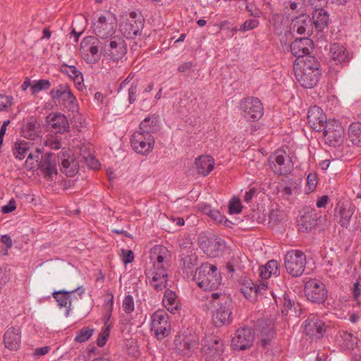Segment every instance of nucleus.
Wrapping results in <instances>:
<instances>
[{"instance_id":"f257e3e1","label":"nucleus","mask_w":361,"mask_h":361,"mask_svg":"<svg viewBox=\"0 0 361 361\" xmlns=\"http://www.w3.org/2000/svg\"><path fill=\"white\" fill-rule=\"evenodd\" d=\"M52 158V153H46L43 155L40 148L33 147L28 153L25 166L30 169L37 166L39 173L44 178L54 179L57 175V168L56 160Z\"/></svg>"},{"instance_id":"f03ea898","label":"nucleus","mask_w":361,"mask_h":361,"mask_svg":"<svg viewBox=\"0 0 361 361\" xmlns=\"http://www.w3.org/2000/svg\"><path fill=\"white\" fill-rule=\"evenodd\" d=\"M207 300L212 305L218 306L212 314V321L216 326L228 325L232 322L233 304L229 298L223 293H213L207 296Z\"/></svg>"},{"instance_id":"7ed1b4c3","label":"nucleus","mask_w":361,"mask_h":361,"mask_svg":"<svg viewBox=\"0 0 361 361\" xmlns=\"http://www.w3.org/2000/svg\"><path fill=\"white\" fill-rule=\"evenodd\" d=\"M192 280L202 290L212 291L220 286L222 278L216 266L206 262L196 269Z\"/></svg>"},{"instance_id":"20e7f679","label":"nucleus","mask_w":361,"mask_h":361,"mask_svg":"<svg viewBox=\"0 0 361 361\" xmlns=\"http://www.w3.org/2000/svg\"><path fill=\"white\" fill-rule=\"evenodd\" d=\"M224 341L217 336L207 334L202 341L201 353L205 361H217L224 353Z\"/></svg>"},{"instance_id":"39448f33","label":"nucleus","mask_w":361,"mask_h":361,"mask_svg":"<svg viewBox=\"0 0 361 361\" xmlns=\"http://www.w3.org/2000/svg\"><path fill=\"white\" fill-rule=\"evenodd\" d=\"M306 256L300 250L288 251L284 257V266L286 271L294 277L300 276L305 271Z\"/></svg>"},{"instance_id":"423d86ee","label":"nucleus","mask_w":361,"mask_h":361,"mask_svg":"<svg viewBox=\"0 0 361 361\" xmlns=\"http://www.w3.org/2000/svg\"><path fill=\"white\" fill-rule=\"evenodd\" d=\"M270 168L277 176H286L293 170V163L284 150H277L269 157Z\"/></svg>"},{"instance_id":"0eeeda50","label":"nucleus","mask_w":361,"mask_h":361,"mask_svg":"<svg viewBox=\"0 0 361 361\" xmlns=\"http://www.w3.org/2000/svg\"><path fill=\"white\" fill-rule=\"evenodd\" d=\"M151 331L157 339H163L171 332V323L168 314L162 310L154 312L151 317Z\"/></svg>"},{"instance_id":"6e6552de","label":"nucleus","mask_w":361,"mask_h":361,"mask_svg":"<svg viewBox=\"0 0 361 361\" xmlns=\"http://www.w3.org/2000/svg\"><path fill=\"white\" fill-rule=\"evenodd\" d=\"M116 20L112 13H108L101 16L97 20L92 23L93 32L102 39L114 36L116 32Z\"/></svg>"},{"instance_id":"1a4fd4ad","label":"nucleus","mask_w":361,"mask_h":361,"mask_svg":"<svg viewBox=\"0 0 361 361\" xmlns=\"http://www.w3.org/2000/svg\"><path fill=\"white\" fill-rule=\"evenodd\" d=\"M104 55L113 61L121 59L126 54L127 49L125 41L118 36H113L104 39L102 46Z\"/></svg>"},{"instance_id":"9d476101","label":"nucleus","mask_w":361,"mask_h":361,"mask_svg":"<svg viewBox=\"0 0 361 361\" xmlns=\"http://www.w3.org/2000/svg\"><path fill=\"white\" fill-rule=\"evenodd\" d=\"M145 20L141 15L132 11L120 25V30L127 39H133L140 35L144 27Z\"/></svg>"},{"instance_id":"9b49d317","label":"nucleus","mask_w":361,"mask_h":361,"mask_svg":"<svg viewBox=\"0 0 361 361\" xmlns=\"http://www.w3.org/2000/svg\"><path fill=\"white\" fill-rule=\"evenodd\" d=\"M49 95L53 101L59 103L62 102L70 110L75 111L78 108L77 99L67 83L60 84L56 87L53 88L50 91Z\"/></svg>"},{"instance_id":"f8f14e48","label":"nucleus","mask_w":361,"mask_h":361,"mask_svg":"<svg viewBox=\"0 0 361 361\" xmlns=\"http://www.w3.org/2000/svg\"><path fill=\"white\" fill-rule=\"evenodd\" d=\"M239 108L244 118L255 121L263 115V106L258 98L249 97L244 98L239 103Z\"/></svg>"},{"instance_id":"ddd939ff","label":"nucleus","mask_w":361,"mask_h":361,"mask_svg":"<svg viewBox=\"0 0 361 361\" xmlns=\"http://www.w3.org/2000/svg\"><path fill=\"white\" fill-rule=\"evenodd\" d=\"M130 144L137 153L146 155L152 151L155 141L152 135L135 131L130 137Z\"/></svg>"},{"instance_id":"4468645a","label":"nucleus","mask_w":361,"mask_h":361,"mask_svg":"<svg viewBox=\"0 0 361 361\" xmlns=\"http://www.w3.org/2000/svg\"><path fill=\"white\" fill-rule=\"evenodd\" d=\"M304 331L312 341H318L322 338L326 331V326L319 317L310 315L303 322Z\"/></svg>"},{"instance_id":"2eb2a0df","label":"nucleus","mask_w":361,"mask_h":361,"mask_svg":"<svg viewBox=\"0 0 361 361\" xmlns=\"http://www.w3.org/2000/svg\"><path fill=\"white\" fill-rule=\"evenodd\" d=\"M305 293L307 300L314 303L322 304L327 298V290L324 284L316 279L306 283Z\"/></svg>"},{"instance_id":"dca6fc26","label":"nucleus","mask_w":361,"mask_h":361,"mask_svg":"<svg viewBox=\"0 0 361 361\" xmlns=\"http://www.w3.org/2000/svg\"><path fill=\"white\" fill-rule=\"evenodd\" d=\"M326 143L336 146L339 145L343 137L344 130L341 123L336 120H329L322 130Z\"/></svg>"},{"instance_id":"f3484780","label":"nucleus","mask_w":361,"mask_h":361,"mask_svg":"<svg viewBox=\"0 0 361 361\" xmlns=\"http://www.w3.org/2000/svg\"><path fill=\"white\" fill-rule=\"evenodd\" d=\"M313 41L308 37L296 38L290 44V51L296 57L294 66L300 65L302 57L310 54L314 49Z\"/></svg>"},{"instance_id":"a211bd4d","label":"nucleus","mask_w":361,"mask_h":361,"mask_svg":"<svg viewBox=\"0 0 361 361\" xmlns=\"http://www.w3.org/2000/svg\"><path fill=\"white\" fill-rule=\"evenodd\" d=\"M255 334L251 327L244 326L238 329L232 338L233 348L244 350L250 348L255 339Z\"/></svg>"},{"instance_id":"6ab92c4d","label":"nucleus","mask_w":361,"mask_h":361,"mask_svg":"<svg viewBox=\"0 0 361 361\" xmlns=\"http://www.w3.org/2000/svg\"><path fill=\"white\" fill-rule=\"evenodd\" d=\"M99 43L100 42L94 36H87L81 41L80 51L84 59L89 61L90 63H96L99 61Z\"/></svg>"},{"instance_id":"aec40b11","label":"nucleus","mask_w":361,"mask_h":361,"mask_svg":"<svg viewBox=\"0 0 361 361\" xmlns=\"http://www.w3.org/2000/svg\"><path fill=\"white\" fill-rule=\"evenodd\" d=\"M274 324L271 320L260 319L257 324V331L258 332L259 343L263 348H268L274 337Z\"/></svg>"},{"instance_id":"412c9836","label":"nucleus","mask_w":361,"mask_h":361,"mask_svg":"<svg viewBox=\"0 0 361 361\" xmlns=\"http://www.w3.org/2000/svg\"><path fill=\"white\" fill-rule=\"evenodd\" d=\"M169 252L166 247L163 245L154 246L150 252V263L152 266L148 269H166L169 266Z\"/></svg>"},{"instance_id":"4be33fe9","label":"nucleus","mask_w":361,"mask_h":361,"mask_svg":"<svg viewBox=\"0 0 361 361\" xmlns=\"http://www.w3.org/2000/svg\"><path fill=\"white\" fill-rule=\"evenodd\" d=\"M146 276L155 290L161 291L166 288L168 274L166 269H147Z\"/></svg>"},{"instance_id":"5701e85b","label":"nucleus","mask_w":361,"mask_h":361,"mask_svg":"<svg viewBox=\"0 0 361 361\" xmlns=\"http://www.w3.org/2000/svg\"><path fill=\"white\" fill-rule=\"evenodd\" d=\"M47 127L54 133L68 131L69 123L66 116L61 113L49 114L46 118Z\"/></svg>"},{"instance_id":"b1692460","label":"nucleus","mask_w":361,"mask_h":361,"mask_svg":"<svg viewBox=\"0 0 361 361\" xmlns=\"http://www.w3.org/2000/svg\"><path fill=\"white\" fill-rule=\"evenodd\" d=\"M313 27L312 18L306 14L295 17L291 22L292 30L301 35L310 36L313 32Z\"/></svg>"},{"instance_id":"393cba45","label":"nucleus","mask_w":361,"mask_h":361,"mask_svg":"<svg viewBox=\"0 0 361 361\" xmlns=\"http://www.w3.org/2000/svg\"><path fill=\"white\" fill-rule=\"evenodd\" d=\"M307 121L310 127L317 132L324 129L326 121V116L322 109L317 106H311L307 112Z\"/></svg>"},{"instance_id":"a878e982","label":"nucleus","mask_w":361,"mask_h":361,"mask_svg":"<svg viewBox=\"0 0 361 361\" xmlns=\"http://www.w3.org/2000/svg\"><path fill=\"white\" fill-rule=\"evenodd\" d=\"M295 68L296 78L304 88H312L319 82L320 71H304L301 66Z\"/></svg>"},{"instance_id":"bb28decb","label":"nucleus","mask_w":361,"mask_h":361,"mask_svg":"<svg viewBox=\"0 0 361 361\" xmlns=\"http://www.w3.org/2000/svg\"><path fill=\"white\" fill-rule=\"evenodd\" d=\"M317 214L314 209L304 211L298 220L299 229L302 232L311 231L317 225Z\"/></svg>"},{"instance_id":"cd10ccee","label":"nucleus","mask_w":361,"mask_h":361,"mask_svg":"<svg viewBox=\"0 0 361 361\" xmlns=\"http://www.w3.org/2000/svg\"><path fill=\"white\" fill-rule=\"evenodd\" d=\"M4 343L5 347L10 350H17L21 343L20 330L19 328L11 327L4 334Z\"/></svg>"},{"instance_id":"c85d7f7f","label":"nucleus","mask_w":361,"mask_h":361,"mask_svg":"<svg viewBox=\"0 0 361 361\" xmlns=\"http://www.w3.org/2000/svg\"><path fill=\"white\" fill-rule=\"evenodd\" d=\"M195 166L198 174L206 176L214 169V159L209 155H202L195 159Z\"/></svg>"},{"instance_id":"c756f323","label":"nucleus","mask_w":361,"mask_h":361,"mask_svg":"<svg viewBox=\"0 0 361 361\" xmlns=\"http://www.w3.org/2000/svg\"><path fill=\"white\" fill-rule=\"evenodd\" d=\"M40 126L35 118L25 122L21 128V135L23 137L35 140L39 137Z\"/></svg>"},{"instance_id":"7c9ffc66","label":"nucleus","mask_w":361,"mask_h":361,"mask_svg":"<svg viewBox=\"0 0 361 361\" xmlns=\"http://www.w3.org/2000/svg\"><path fill=\"white\" fill-rule=\"evenodd\" d=\"M329 14L323 8H315L312 13V25L317 32H323L329 23Z\"/></svg>"},{"instance_id":"2f4dec72","label":"nucleus","mask_w":361,"mask_h":361,"mask_svg":"<svg viewBox=\"0 0 361 361\" xmlns=\"http://www.w3.org/2000/svg\"><path fill=\"white\" fill-rule=\"evenodd\" d=\"M199 337L196 334L190 335L180 343V348H178L179 352L183 355L190 356L194 353L199 348Z\"/></svg>"},{"instance_id":"473e14b6","label":"nucleus","mask_w":361,"mask_h":361,"mask_svg":"<svg viewBox=\"0 0 361 361\" xmlns=\"http://www.w3.org/2000/svg\"><path fill=\"white\" fill-rule=\"evenodd\" d=\"M330 56L333 60L338 63L348 61L350 59L346 49L341 44L334 43L330 47Z\"/></svg>"},{"instance_id":"72a5a7b5","label":"nucleus","mask_w":361,"mask_h":361,"mask_svg":"<svg viewBox=\"0 0 361 361\" xmlns=\"http://www.w3.org/2000/svg\"><path fill=\"white\" fill-rule=\"evenodd\" d=\"M61 171L67 177H73L79 171L78 161L73 157L64 159L61 164Z\"/></svg>"},{"instance_id":"f704fd0d","label":"nucleus","mask_w":361,"mask_h":361,"mask_svg":"<svg viewBox=\"0 0 361 361\" xmlns=\"http://www.w3.org/2000/svg\"><path fill=\"white\" fill-rule=\"evenodd\" d=\"M223 245V241L216 236L208 238L207 242L204 240L201 243V247L204 252L214 256L217 255V252L222 248Z\"/></svg>"},{"instance_id":"c9c22d12","label":"nucleus","mask_w":361,"mask_h":361,"mask_svg":"<svg viewBox=\"0 0 361 361\" xmlns=\"http://www.w3.org/2000/svg\"><path fill=\"white\" fill-rule=\"evenodd\" d=\"M240 290L246 299L252 301L256 298L259 287L251 280L245 279Z\"/></svg>"},{"instance_id":"e433bc0d","label":"nucleus","mask_w":361,"mask_h":361,"mask_svg":"<svg viewBox=\"0 0 361 361\" xmlns=\"http://www.w3.org/2000/svg\"><path fill=\"white\" fill-rule=\"evenodd\" d=\"M259 270L260 276L264 279H267L271 276H278L280 274V264L276 260L271 259Z\"/></svg>"},{"instance_id":"4c0bfd02","label":"nucleus","mask_w":361,"mask_h":361,"mask_svg":"<svg viewBox=\"0 0 361 361\" xmlns=\"http://www.w3.org/2000/svg\"><path fill=\"white\" fill-rule=\"evenodd\" d=\"M335 216L338 219V222L342 227L347 228L352 217L353 212L346 209L343 204H338L335 209Z\"/></svg>"},{"instance_id":"58836bf2","label":"nucleus","mask_w":361,"mask_h":361,"mask_svg":"<svg viewBox=\"0 0 361 361\" xmlns=\"http://www.w3.org/2000/svg\"><path fill=\"white\" fill-rule=\"evenodd\" d=\"M80 288L73 290L72 291L59 290L53 293V297L57 301L58 305L61 307H66L67 309V314H68L71 306V299L70 298L71 294L79 290Z\"/></svg>"},{"instance_id":"ea45409f","label":"nucleus","mask_w":361,"mask_h":361,"mask_svg":"<svg viewBox=\"0 0 361 361\" xmlns=\"http://www.w3.org/2000/svg\"><path fill=\"white\" fill-rule=\"evenodd\" d=\"M159 129L158 119L156 116H152L145 118L140 124L139 132L145 134L155 133Z\"/></svg>"},{"instance_id":"a19ab883","label":"nucleus","mask_w":361,"mask_h":361,"mask_svg":"<svg viewBox=\"0 0 361 361\" xmlns=\"http://www.w3.org/2000/svg\"><path fill=\"white\" fill-rule=\"evenodd\" d=\"M181 262L184 271H192L195 267L197 264L198 257L192 251L181 255Z\"/></svg>"},{"instance_id":"79ce46f5","label":"nucleus","mask_w":361,"mask_h":361,"mask_svg":"<svg viewBox=\"0 0 361 361\" xmlns=\"http://www.w3.org/2000/svg\"><path fill=\"white\" fill-rule=\"evenodd\" d=\"M319 66L317 59L314 56L308 54L305 57H302L300 65L295 67L298 68L301 66V69L304 71H319Z\"/></svg>"},{"instance_id":"37998d69","label":"nucleus","mask_w":361,"mask_h":361,"mask_svg":"<svg viewBox=\"0 0 361 361\" xmlns=\"http://www.w3.org/2000/svg\"><path fill=\"white\" fill-rule=\"evenodd\" d=\"M163 303L168 310L173 312L178 310V300L175 292L170 289H166L163 298Z\"/></svg>"},{"instance_id":"c03bdc74","label":"nucleus","mask_w":361,"mask_h":361,"mask_svg":"<svg viewBox=\"0 0 361 361\" xmlns=\"http://www.w3.org/2000/svg\"><path fill=\"white\" fill-rule=\"evenodd\" d=\"M60 70L62 73L68 74L78 85H80L81 82L83 81L82 73L74 66H68L63 63L61 65Z\"/></svg>"},{"instance_id":"a18cd8bd","label":"nucleus","mask_w":361,"mask_h":361,"mask_svg":"<svg viewBox=\"0 0 361 361\" xmlns=\"http://www.w3.org/2000/svg\"><path fill=\"white\" fill-rule=\"evenodd\" d=\"M348 136L353 145L361 147V123H353L350 126Z\"/></svg>"},{"instance_id":"49530a36","label":"nucleus","mask_w":361,"mask_h":361,"mask_svg":"<svg viewBox=\"0 0 361 361\" xmlns=\"http://www.w3.org/2000/svg\"><path fill=\"white\" fill-rule=\"evenodd\" d=\"M33 147V144L30 145V142L23 140L19 141L15 144L13 154L17 159H23Z\"/></svg>"},{"instance_id":"de8ad7c7","label":"nucleus","mask_w":361,"mask_h":361,"mask_svg":"<svg viewBox=\"0 0 361 361\" xmlns=\"http://www.w3.org/2000/svg\"><path fill=\"white\" fill-rule=\"evenodd\" d=\"M246 259V257L240 253L239 255H234L226 264V267L227 271L229 273H233L235 271V268L238 269H243L244 268L243 263Z\"/></svg>"},{"instance_id":"09e8293b","label":"nucleus","mask_w":361,"mask_h":361,"mask_svg":"<svg viewBox=\"0 0 361 361\" xmlns=\"http://www.w3.org/2000/svg\"><path fill=\"white\" fill-rule=\"evenodd\" d=\"M340 335L347 348L353 349L357 345V339L353 334L343 331L340 333Z\"/></svg>"},{"instance_id":"8fccbe9b","label":"nucleus","mask_w":361,"mask_h":361,"mask_svg":"<svg viewBox=\"0 0 361 361\" xmlns=\"http://www.w3.org/2000/svg\"><path fill=\"white\" fill-rule=\"evenodd\" d=\"M94 333V329L88 326L83 327L80 329L75 338V341L78 343H83L90 338Z\"/></svg>"},{"instance_id":"3c124183","label":"nucleus","mask_w":361,"mask_h":361,"mask_svg":"<svg viewBox=\"0 0 361 361\" xmlns=\"http://www.w3.org/2000/svg\"><path fill=\"white\" fill-rule=\"evenodd\" d=\"M51 87V82L48 80L41 79L35 80L31 86V92L32 94H37L42 90H47Z\"/></svg>"},{"instance_id":"603ef678","label":"nucleus","mask_w":361,"mask_h":361,"mask_svg":"<svg viewBox=\"0 0 361 361\" xmlns=\"http://www.w3.org/2000/svg\"><path fill=\"white\" fill-rule=\"evenodd\" d=\"M66 183L67 182H47V185H45V188L50 192L60 193L61 191L68 190Z\"/></svg>"},{"instance_id":"864d4df0","label":"nucleus","mask_w":361,"mask_h":361,"mask_svg":"<svg viewBox=\"0 0 361 361\" xmlns=\"http://www.w3.org/2000/svg\"><path fill=\"white\" fill-rule=\"evenodd\" d=\"M242 208L243 206L239 198L234 197L230 200L228 204V212L231 214L240 213Z\"/></svg>"},{"instance_id":"5fc2aeb1","label":"nucleus","mask_w":361,"mask_h":361,"mask_svg":"<svg viewBox=\"0 0 361 361\" xmlns=\"http://www.w3.org/2000/svg\"><path fill=\"white\" fill-rule=\"evenodd\" d=\"M215 222L224 224L227 227H231V221L228 220L224 215H222L218 210H214L209 216Z\"/></svg>"},{"instance_id":"6e6d98bb","label":"nucleus","mask_w":361,"mask_h":361,"mask_svg":"<svg viewBox=\"0 0 361 361\" xmlns=\"http://www.w3.org/2000/svg\"><path fill=\"white\" fill-rule=\"evenodd\" d=\"M134 300L132 295H128L123 302V309L127 314H130L134 310Z\"/></svg>"},{"instance_id":"4d7b16f0","label":"nucleus","mask_w":361,"mask_h":361,"mask_svg":"<svg viewBox=\"0 0 361 361\" xmlns=\"http://www.w3.org/2000/svg\"><path fill=\"white\" fill-rule=\"evenodd\" d=\"M109 331H110V326L106 325V328L102 330V331L99 334L97 343L98 346L102 347L104 346L109 338Z\"/></svg>"},{"instance_id":"13d9d810","label":"nucleus","mask_w":361,"mask_h":361,"mask_svg":"<svg viewBox=\"0 0 361 361\" xmlns=\"http://www.w3.org/2000/svg\"><path fill=\"white\" fill-rule=\"evenodd\" d=\"M259 25V21L255 19H250L246 20L239 28L240 31H247L253 30L257 27Z\"/></svg>"},{"instance_id":"bf43d9fd","label":"nucleus","mask_w":361,"mask_h":361,"mask_svg":"<svg viewBox=\"0 0 361 361\" xmlns=\"http://www.w3.org/2000/svg\"><path fill=\"white\" fill-rule=\"evenodd\" d=\"M82 159L90 168L93 169H99L100 164L95 157L89 155L88 157L82 156Z\"/></svg>"},{"instance_id":"052dcab7","label":"nucleus","mask_w":361,"mask_h":361,"mask_svg":"<svg viewBox=\"0 0 361 361\" xmlns=\"http://www.w3.org/2000/svg\"><path fill=\"white\" fill-rule=\"evenodd\" d=\"M12 104V97L0 94V111L4 110Z\"/></svg>"},{"instance_id":"680f3d73","label":"nucleus","mask_w":361,"mask_h":361,"mask_svg":"<svg viewBox=\"0 0 361 361\" xmlns=\"http://www.w3.org/2000/svg\"><path fill=\"white\" fill-rule=\"evenodd\" d=\"M122 252V259L124 264H128L133 261L134 259V254L132 250H121Z\"/></svg>"},{"instance_id":"e2e57ef3","label":"nucleus","mask_w":361,"mask_h":361,"mask_svg":"<svg viewBox=\"0 0 361 361\" xmlns=\"http://www.w3.org/2000/svg\"><path fill=\"white\" fill-rule=\"evenodd\" d=\"M137 91V85L132 84L128 88V101L130 104H133L136 100Z\"/></svg>"},{"instance_id":"0e129e2a","label":"nucleus","mask_w":361,"mask_h":361,"mask_svg":"<svg viewBox=\"0 0 361 361\" xmlns=\"http://www.w3.org/2000/svg\"><path fill=\"white\" fill-rule=\"evenodd\" d=\"M278 190L282 193L283 196H286V197H289L293 194V191H297L296 187H294L293 188L290 186H283L280 185V187H278Z\"/></svg>"},{"instance_id":"69168bd1","label":"nucleus","mask_w":361,"mask_h":361,"mask_svg":"<svg viewBox=\"0 0 361 361\" xmlns=\"http://www.w3.org/2000/svg\"><path fill=\"white\" fill-rule=\"evenodd\" d=\"M257 190L255 188H251L244 195L243 200L246 203H250L252 197L257 194Z\"/></svg>"},{"instance_id":"338daca9","label":"nucleus","mask_w":361,"mask_h":361,"mask_svg":"<svg viewBox=\"0 0 361 361\" xmlns=\"http://www.w3.org/2000/svg\"><path fill=\"white\" fill-rule=\"evenodd\" d=\"M198 209L200 212H202L204 214L207 215L209 216H211L212 212L215 210L212 209L210 205L206 204H200L198 206Z\"/></svg>"},{"instance_id":"774afa93","label":"nucleus","mask_w":361,"mask_h":361,"mask_svg":"<svg viewBox=\"0 0 361 361\" xmlns=\"http://www.w3.org/2000/svg\"><path fill=\"white\" fill-rule=\"evenodd\" d=\"M312 6L315 8H322L324 7L327 3L328 0H308Z\"/></svg>"}]
</instances>
